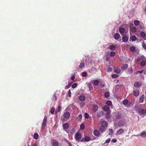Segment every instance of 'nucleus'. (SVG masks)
<instances>
[{
    "label": "nucleus",
    "mask_w": 146,
    "mask_h": 146,
    "mask_svg": "<svg viewBox=\"0 0 146 146\" xmlns=\"http://www.w3.org/2000/svg\"><path fill=\"white\" fill-rule=\"evenodd\" d=\"M101 125L99 129L100 131L102 133H103L106 129V127L107 126L108 123L107 121H102Z\"/></svg>",
    "instance_id": "obj_1"
},
{
    "label": "nucleus",
    "mask_w": 146,
    "mask_h": 146,
    "mask_svg": "<svg viewBox=\"0 0 146 146\" xmlns=\"http://www.w3.org/2000/svg\"><path fill=\"white\" fill-rule=\"evenodd\" d=\"M47 116L46 115H45L44 116V119H43V121L42 127V129H44L46 126L47 122Z\"/></svg>",
    "instance_id": "obj_2"
},
{
    "label": "nucleus",
    "mask_w": 146,
    "mask_h": 146,
    "mask_svg": "<svg viewBox=\"0 0 146 146\" xmlns=\"http://www.w3.org/2000/svg\"><path fill=\"white\" fill-rule=\"evenodd\" d=\"M82 137L81 134L78 132H77L75 136V139L76 141H78Z\"/></svg>",
    "instance_id": "obj_3"
},
{
    "label": "nucleus",
    "mask_w": 146,
    "mask_h": 146,
    "mask_svg": "<svg viewBox=\"0 0 146 146\" xmlns=\"http://www.w3.org/2000/svg\"><path fill=\"white\" fill-rule=\"evenodd\" d=\"M93 134L95 136L97 137H99L100 135V131L97 129H95L94 130Z\"/></svg>",
    "instance_id": "obj_4"
},
{
    "label": "nucleus",
    "mask_w": 146,
    "mask_h": 146,
    "mask_svg": "<svg viewBox=\"0 0 146 146\" xmlns=\"http://www.w3.org/2000/svg\"><path fill=\"white\" fill-rule=\"evenodd\" d=\"M142 82H138L135 81L134 82V86L135 87L139 88L141 86Z\"/></svg>",
    "instance_id": "obj_5"
},
{
    "label": "nucleus",
    "mask_w": 146,
    "mask_h": 146,
    "mask_svg": "<svg viewBox=\"0 0 146 146\" xmlns=\"http://www.w3.org/2000/svg\"><path fill=\"white\" fill-rule=\"evenodd\" d=\"M146 60V59L143 56H138L136 60L137 62H139L140 61H142L143 60Z\"/></svg>",
    "instance_id": "obj_6"
},
{
    "label": "nucleus",
    "mask_w": 146,
    "mask_h": 146,
    "mask_svg": "<svg viewBox=\"0 0 146 146\" xmlns=\"http://www.w3.org/2000/svg\"><path fill=\"white\" fill-rule=\"evenodd\" d=\"M138 112L140 114H144L146 113V110L142 108H140Z\"/></svg>",
    "instance_id": "obj_7"
},
{
    "label": "nucleus",
    "mask_w": 146,
    "mask_h": 146,
    "mask_svg": "<svg viewBox=\"0 0 146 146\" xmlns=\"http://www.w3.org/2000/svg\"><path fill=\"white\" fill-rule=\"evenodd\" d=\"M104 110L107 112L110 111V110L109 106L108 105L104 106L103 108Z\"/></svg>",
    "instance_id": "obj_8"
},
{
    "label": "nucleus",
    "mask_w": 146,
    "mask_h": 146,
    "mask_svg": "<svg viewBox=\"0 0 146 146\" xmlns=\"http://www.w3.org/2000/svg\"><path fill=\"white\" fill-rule=\"evenodd\" d=\"M70 116V114L68 112H66L64 113L63 116L65 118H68Z\"/></svg>",
    "instance_id": "obj_9"
},
{
    "label": "nucleus",
    "mask_w": 146,
    "mask_h": 146,
    "mask_svg": "<svg viewBox=\"0 0 146 146\" xmlns=\"http://www.w3.org/2000/svg\"><path fill=\"white\" fill-rule=\"evenodd\" d=\"M52 143L53 146H58L59 143L55 140H53L52 141Z\"/></svg>",
    "instance_id": "obj_10"
},
{
    "label": "nucleus",
    "mask_w": 146,
    "mask_h": 146,
    "mask_svg": "<svg viewBox=\"0 0 146 146\" xmlns=\"http://www.w3.org/2000/svg\"><path fill=\"white\" fill-rule=\"evenodd\" d=\"M134 95L136 97H137L139 94V90H134L133 91Z\"/></svg>",
    "instance_id": "obj_11"
},
{
    "label": "nucleus",
    "mask_w": 146,
    "mask_h": 146,
    "mask_svg": "<svg viewBox=\"0 0 146 146\" xmlns=\"http://www.w3.org/2000/svg\"><path fill=\"white\" fill-rule=\"evenodd\" d=\"M128 65L127 64H123L121 67V69L122 70H126L128 68Z\"/></svg>",
    "instance_id": "obj_12"
},
{
    "label": "nucleus",
    "mask_w": 146,
    "mask_h": 146,
    "mask_svg": "<svg viewBox=\"0 0 146 146\" xmlns=\"http://www.w3.org/2000/svg\"><path fill=\"white\" fill-rule=\"evenodd\" d=\"M122 40L124 42H127L128 40V37L127 35H124L122 37Z\"/></svg>",
    "instance_id": "obj_13"
},
{
    "label": "nucleus",
    "mask_w": 146,
    "mask_h": 146,
    "mask_svg": "<svg viewBox=\"0 0 146 146\" xmlns=\"http://www.w3.org/2000/svg\"><path fill=\"white\" fill-rule=\"evenodd\" d=\"M115 116L116 118L117 119H120L121 117L122 114L121 113L117 112L115 114Z\"/></svg>",
    "instance_id": "obj_14"
},
{
    "label": "nucleus",
    "mask_w": 146,
    "mask_h": 146,
    "mask_svg": "<svg viewBox=\"0 0 146 146\" xmlns=\"http://www.w3.org/2000/svg\"><path fill=\"white\" fill-rule=\"evenodd\" d=\"M98 106L96 105H94L92 107V109L94 111H96L98 110Z\"/></svg>",
    "instance_id": "obj_15"
},
{
    "label": "nucleus",
    "mask_w": 146,
    "mask_h": 146,
    "mask_svg": "<svg viewBox=\"0 0 146 146\" xmlns=\"http://www.w3.org/2000/svg\"><path fill=\"white\" fill-rule=\"evenodd\" d=\"M120 37V35L119 33H115L114 36V38L115 39L117 40L119 39Z\"/></svg>",
    "instance_id": "obj_16"
},
{
    "label": "nucleus",
    "mask_w": 146,
    "mask_h": 146,
    "mask_svg": "<svg viewBox=\"0 0 146 146\" xmlns=\"http://www.w3.org/2000/svg\"><path fill=\"white\" fill-rule=\"evenodd\" d=\"M114 72L117 74H119L121 72L120 69L116 67L114 68Z\"/></svg>",
    "instance_id": "obj_17"
},
{
    "label": "nucleus",
    "mask_w": 146,
    "mask_h": 146,
    "mask_svg": "<svg viewBox=\"0 0 146 146\" xmlns=\"http://www.w3.org/2000/svg\"><path fill=\"white\" fill-rule=\"evenodd\" d=\"M140 35L142 37L144 38V39L146 40V35L143 32H141L140 33Z\"/></svg>",
    "instance_id": "obj_18"
},
{
    "label": "nucleus",
    "mask_w": 146,
    "mask_h": 146,
    "mask_svg": "<svg viewBox=\"0 0 146 146\" xmlns=\"http://www.w3.org/2000/svg\"><path fill=\"white\" fill-rule=\"evenodd\" d=\"M116 48L114 44L111 45L109 46L110 49L112 51H113L115 50Z\"/></svg>",
    "instance_id": "obj_19"
},
{
    "label": "nucleus",
    "mask_w": 146,
    "mask_h": 146,
    "mask_svg": "<svg viewBox=\"0 0 146 146\" xmlns=\"http://www.w3.org/2000/svg\"><path fill=\"white\" fill-rule=\"evenodd\" d=\"M63 127L64 129H67L69 127V124L68 123H66L63 124Z\"/></svg>",
    "instance_id": "obj_20"
},
{
    "label": "nucleus",
    "mask_w": 146,
    "mask_h": 146,
    "mask_svg": "<svg viewBox=\"0 0 146 146\" xmlns=\"http://www.w3.org/2000/svg\"><path fill=\"white\" fill-rule=\"evenodd\" d=\"M129 102V101L127 99H125L123 102V104L125 106H127Z\"/></svg>",
    "instance_id": "obj_21"
},
{
    "label": "nucleus",
    "mask_w": 146,
    "mask_h": 146,
    "mask_svg": "<svg viewBox=\"0 0 146 146\" xmlns=\"http://www.w3.org/2000/svg\"><path fill=\"white\" fill-rule=\"evenodd\" d=\"M140 136L143 137H146V132L145 131H143L140 134Z\"/></svg>",
    "instance_id": "obj_22"
},
{
    "label": "nucleus",
    "mask_w": 146,
    "mask_h": 146,
    "mask_svg": "<svg viewBox=\"0 0 146 146\" xmlns=\"http://www.w3.org/2000/svg\"><path fill=\"white\" fill-rule=\"evenodd\" d=\"M123 132V129H119L117 132V133L119 134H121Z\"/></svg>",
    "instance_id": "obj_23"
},
{
    "label": "nucleus",
    "mask_w": 146,
    "mask_h": 146,
    "mask_svg": "<svg viewBox=\"0 0 146 146\" xmlns=\"http://www.w3.org/2000/svg\"><path fill=\"white\" fill-rule=\"evenodd\" d=\"M133 69L132 67H131L130 68H129L128 70V73L131 74L133 73Z\"/></svg>",
    "instance_id": "obj_24"
},
{
    "label": "nucleus",
    "mask_w": 146,
    "mask_h": 146,
    "mask_svg": "<svg viewBox=\"0 0 146 146\" xmlns=\"http://www.w3.org/2000/svg\"><path fill=\"white\" fill-rule=\"evenodd\" d=\"M110 117V111L108 112L106 114L105 117L107 119L109 118Z\"/></svg>",
    "instance_id": "obj_25"
},
{
    "label": "nucleus",
    "mask_w": 146,
    "mask_h": 146,
    "mask_svg": "<svg viewBox=\"0 0 146 146\" xmlns=\"http://www.w3.org/2000/svg\"><path fill=\"white\" fill-rule=\"evenodd\" d=\"M125 31V30L124 28H120L119 29V32L121 35L122 34H123L124 32Z\"/></svg>",
    "instance_id": "obj_26"
},
{
    "label": "nucleus",
    "mask_w": 146,
    "mask_h": 146,
    "mask_svg": "<svg viewBox=\"0 0 146 146\" xmlns=\"http://www.w3.org/2000/svg\"><path fill=\"white\" fill-rule=\"evenodd\" d=\"M146 64V60H143L141 62V65L142 66H144Z\"/></svg>",
    "instance_id": "obj_27"
},
{
    "label": "nucleus",
    "mask_w": 146,
    "mask_h": 146,
    "mask_svg": "<svg viewBox=\"0 0 146 146\" xmlns=\"http://www.w3.org/2000/svg\"><path fill=\"white\" fill-rule=\"evenodd\" d=\"M79 99L81 101H83L85 100V97L84 96H81L79 97Z\"/></svg>",
    "instance_id": "obj_28"
},
{
    "label": "nucleus",
    "mask_w": 146,
    "mask_h": 146,
    "mask_svg": "<svg viewBox=\"0 0 146 146\" xmlns=\"http://www.w3.org/2000/svg\"><path fill=\"white\" fill-rule=\"evenodd\" d=\"M144 98V95H143L141 96L140 98L139 99V101L140 102H143V99Z\"/></svg>",
    "instance_id": "obj_29"
},
{
    "label": "nucleus",
    "mask_w": 146,
    "mask_h": 146,
    "mask_svg": "<svg viewBox=\"0 0 146 146\" xmlns=\"http://www.w3.org/2000/svg\"><path fill=\"white\" fill-rule=\"evenodd\" d=\"M38 134L37 133H35L33 135L34 138L35 139H37L38 138Z\"/></svg>",
    "instance_id": "obj_30"
},
{
    "label": "nucleus",
    "mask_w": 146,
    "mask_h": 146,
    "mask_svg": "<svg viewBox=\"0 0 146 146\" xmlns=\"http://www.w3.org/2000/svg\"><path fill=\"white\" fill-rule=\"evenodd\" d=\"M140 22L139 21L135 20L134 21V23L135 25L138 26L139 25Z\"/></svg>",
    "instance_id": "obj_31"
},
{
    "label": "nucleus",
    "mask_w": 146,
    "mask_h": 146,
    "mask_svg": "<svg viewBox=\"0 0 146 146\" xmlns=\"http://www.w3.org/2000/svg\"><path fill=\"white\" fill-rule=\"evenodd\" d=\"M131 30L132 32H135L137 31V29L135 27H133L131 28Z\"/></svg>",
    "instance_id": "obj_32"
},
{
    "label": "nucleus",
    "mask_w": 146,
    "mask_h": 146,
    "mask_svg": "<svg viewBox=\"0 0 146 146\" xmlns=\"http://www.w3.org/2000/svg\"><path fill=\"white\" fill-rule=\"evenodd\" d=\"M90 140V137H88V136H86L85 137L84 139V141L88 142Z\"/></svg>",
    "instance_id": "obj_33"
},
{
    "label": "nucleus",
    "mask_w": 146,
    "mask_h": 146,
    "mask_svg": "<svg viewBox=\"0 0 146 146\" xmlns=\"http://www.w3.org/2000/svg\"><path fill=\"white\" fill-rule=\"evenodd\" d=\"M85 66V63L84 62H82L80 63V65L79 66V67L80 68H83Z\"/></svg>",
    "instance_id": "obj_34"
},
{
    "label": "nucleus",
    "mask_w": 146,
    "mask_h": 146,
    "mask_svg": "<svg viewBox=\"0 0 146 146\" xmlns=\"http://www.w3.org/2000/svg\"><path fill=\"white\" fill-rule=\"evenodd\" d=\"M104 96L106 98H108L110 96L109 92H106L104 93Z\"/></svg>",
    "instance_id": "obj_35"
},
{
    "label": "nucleus",
    "mask_w": 146,
    "mask_h": 146,
    "mask_svg": "<svg viewBox=\"0 0 146 146\" xmlns=\"http://www.w3.org/2000/svg\"><path fill=\"white\" fill-rule=\"evenodd\" d=\"M99 81L98 80H95L94 81V84L96 86L98 85Z\"/></svg>",
    "instance_id": "obj_36"
},
{
    "label": "nucleus",
    "mask_w": 146,
    "mask_h": 146,
    "mask_svg": "<svg viewBox=\"0 0 146 146\" xmlns=\"http://www.w3.org/2000/svg\"><path fill=\"white\" fill-rule=\"evenodd\" d=\"M109 131L110 133H109L108 134L109 135H112L113 132V129H109Z\"/></svg>",
    "instance_id": "obj_37"
},
{
    "label": "nucleus",
    "mask_w": 146,
    "mask_h": 146,
    "mask_svg": "<svg viewBox=\"0 0 146 146\" xmlns=\"http://www.w3.org/2000/svg\"><path fill=\"white\" fill-rule=\"evenodd\" d=\"M135 47L134 46H132L130 48V50L131 52H134L135 50Z\"/></svg>",
    "instance_id": "obj_38"
},
{
    "label": "nucleus",
    "mask_w": 146,
    "mask_h": 146,
    "mask_svg": "<svg viewBox=\"0 0 146 146\" xmlns=\"http://www.w3.org/2000/svg\"><path fill=\"white\" fill-rule=\"evenodd\" d=\"M55 111V108H54L53 107L51 108L50 109V112L52 114H53L54 113Z\"/></svg>",
    "instance_id": "obj_39"
},
{
    "label": "nucleus",
    "mask_w": 146,
    "mask_h": 146,
    "mask_svg": "<svg viewBox=\"0 0 146 146\" xmlns=\"http://www.w3.org/2000/svg\"><path fill=\"white\" fill-rule=\"evenodd\" d=\"M137 38L136 36L135 35H133L131 37V40L133 41H135L136 40Z\"/></svg>",
    "instance_id": "obj_40"
},
{
    "label": "nucleus",
    "mask_w": 146,
    "mask_h": 146,
    "mask_svg": "<svg viewBox=\"0 0 146 146\" xmlns=\"http://www.w3.org/2000/svg\"><path fill=\"white\" fill-rule=\"evenodd\" d=\"M115 53L114 51H111V52L110 53V55L111 56L113 57L115 55Z\"/></svg>",
    "instance_id": "obj_41"
},
{
    "label": "nucleus",
    "mask_w": 146,
    "mask_h": 146,
    "mask_svg": "<svg viewBox=\"0 0 146 146\" xmlns=\"http://www.w3.org/2000/svg\"><path fill=\"white\" fill-rule=\"evenodd\" d=\"M119 76L116 74H113L111 75V77L113 78H116L118 77Z\"/></svg>",
    "instance_id": "obj_42"
},
{
    "label": "nucleus",
    "mask_w": 146,
    "mask_h": 146,
    "mask_svg": "<svg viewBox=\"0 0 146 146\" xmlns=\"http://www.w3.org/2000/svg\"><path fill=\"white\" fill-rule=\"evenodd\" d=\"M106 104L108 106H111L112 104V102L111 101L108 100L106 102Z\"/></svg>",
    "instance_id": "obj_43"
},
{
    "label": "nucleus",
    "mask_w": 146,
    "mask_h": 146,
    "mask_svg": "<svg viewBox=\"0 0 146 146\" xmlns=\"http://www.w3.org/2000/svg\"><path fill=\"white\" fill-rule=\"evenodd\" d=\"M77 86V84L76 83H74L72 85V87L73 88H76Z\"/></svg>",
    "instance_id": "obj_44"
},
{
    "label": "nucleus",
    "mask_w": 146,
    "mask_h": 146,
    "mask_svg": "<svg viewBox=\"0 0 146 146\" xmlns=\"http://www.w3.org/2000/svg\"><path fill=\"white\" fill-rule=\"evenodd\" d=\"M87 75V73L86 72H84L82 74V76L84 77H86Z\"/></svg>",
    "instance_id": "obj_45"
},
{
    "label": "nucleus",
    "mask_w": 146,
    "mask_h": 146,
    "mask_svg": "<svg viewBox=\"0 0 146 146\" xmlns=\"http://www.w3.org/2000/svg\"><path fill=\"white\" fill-rule=\"evenodd\" d=\"M89 117V115L87 113H86L84 114V117L86 119H88Z\"/></svg>",
    "instance_id": "obj_46"
},
{
    "label": "nucleus",
    "mask_w": 146,
    "mask_h": 146,
    "mask_svg": "<svg viewBox=\"0 0 146 146\" xmlns=\"http://www.w3.org/2000/svg\"><path fill=\"white\" fill-rule=\"evenodd\" d=\"M103 113H104L102 111H101L100 113H98V114H97L98 117H100L101 116V115H100V113L103 114Z\"/></svg>",
    "instance_id": "obj_47"
},
{
    "label": "nucleus",
    "mask_w": 146,
    "mask_h": 146,
    "mask_svg": "<svg viewBox=\"0 0 146 146\" xmlns=\"http://www.w3.org/2000/svg\"><path fill=\"white\" fill-rule=\"evenodd\" d=\"M80 128L82 129V130L84 129V127H85V126H84V124H81L80 126Z\"/></svg>",
    "instance_id": "obj_48"
},
{
    "label": "nucleus",
    "mask_w": 146,
    "mask_h": 146,
    "mask_svg": "<svg viewBox=\"0 0 146 146\" xmlns=\"http://www.w3.org/2000/svg\"><path fill=\"white\" fill-rule=\"evenodd\" d=\"M53 99L55 101H56L57 100L56 98V96L55 94H54L53 97Z\"/></svg>",
    "instance_id": "obj_49"
},
{
    "label": "nucleus",
    "mask_w": 146,
    "mask_h": 146,
    "mask_svg": "<svg viewBox=\"0 0 146 146\" xmlns=\"http://www.w3.org/2000/svg\"><path fill=\"white\" fill-rule=\"evenodd\" d=\"M61 106H58V111L60 112V110H61Z\"/></svg>",
    "instance_id": "obj_50"
},
{
    "label": "nucleus",
    "mask_w": 146,
    "mask_h": 146,
    "mask_svg": "<svg viewBox=\"0 0 146 146\" xmlns=\"http://www.w3.org/2000/svg\"><path fill=\"white\" fill-rule=\"evenodd\" d=\"M71 91L70 90H69V91L68 93V95L69 97H70L71 96Z\"/></svg>",
    "instance_id": "obj_51"
},
{
    "label": "nucleus",
    "mask_w": 146,
    "mask_h": 146,
    "mask_svg": "<svg viewBox=\"0 0 146 146\" xmlns=\"http://www.w3.org/2000/svg\"><path fill=\"white\" fill-rule=\"evenodd\" d=\"M110 138H109L106 140L105 142L107 143H109L110 141Z\"/></svg>",
    "instance_id": "obj_52"
},
{
    "label": "nucleus",
    "mask_w": 146,
    "mask_h": 146,
    "mask_svg": "<svg viewBox=\"0 0 146 146\" xmlns=\"http://www.w3.org/2000/svg\"><path fill=\"white\" fill-rule=\"evenodd\" d=\"M143 72V70L138 71L135 73V74L137 75V74L138 73H139L141 74Z\"/></svg>",
    "instance_id": "obj_53"
},
{
    "label": "nucleus",
    "mask_w": 146,
    "mask_h": 146,
    "mask_svg": "<svg viewBox=\"0 0 146 146\" xmlns=\"http://www.w3.org/2000/svg\"><path fill=\"white\" fill-rule=\"evenodd\" d=\"M111 141L113 143H115L117 141V140L115 139H113Z\"/></svg>",
    "instance_id": "obj_54"
},
{
    "label": "nucleus",
    "mask_w": 146,
    "mask_h": 146,
    "mask_svg": "<svg viewBox=\"0 0 146 146\" xmlns=\"http://www.w3.org/2000/svg\"><path fill=\"white\" fill-rule=\"evenodd\" d=\"M82 114H80V115H79L78 116L79 118L80 119H82Z\"/></svg>",
    "instance_id": "obj_55"
},
{
    "label": "nucleus",
    "mask_w": 146,
    "mask_h": 146,
    "mask_svg": "<svg viewBox=\"0 0 146 146\" xmlns=\"http://www.w3.org/2000/svg\"><path fill=\"white\" fill-rule=\"evenodd\" d=\"M67 143L68 144L69 146H72L71 144V143L70 141H67Z\"/></svg>",
    "instance_id": "obj_56"
},
{
    "label": "nucleus",
    "mask_w": 146,
    "mask_h": 146,
    "mask_svg": "<svg viewBox=\"0 0 146 146\" xmlns=\"http://www.w3.org/2000/svg\"><path fill=\"white\" fill-rule=\"evenodd\" d=\"M75 78V76L74 75L73 76H72V77H71V79L72 80H73Z\"/></svg>",
    "instance_id": "obj_57"
},
{
    "label": "nucleus",
    "mask_w": 146,
    "mask_h": 146,
    "mask_svg": "<svg viewBox=\"0 0 146 146\" xmlns=\"http://www.w3.org/2000/svg\"><path fill=\"white\" fill-rule=\"evenodd\" d=\"M71 86V84H68V85L66 86V87L67 88H69Z\"/></svg>",
    "instance_id": "obj_58"
},
{
    "label": "nucleus",
    "mask_w": 146,
    "mask_h": 146,
    "mask_svg": "<svg viewBox=\"0 0 146 146\" xmlns=\"http://www.w3.org/2000/svg\"><path fill=\"white\" fill-rule=\"evenodd\" d=\"M74 129L72 130L70 132L71 133H73L74 132Z\"/></svg>",
    "instance_id": "obj_59"
},
{
    "label": "nucleus",
    "mask_w": 146,
    "mask_h": 146,
    "mask_svg": "<svg viewBox=\"0 0 146 146\" xmlns=\"http://www.w3.org/2000/svg\"><path fill=\"white\" fill-rule=\"evenodd\" d=\"M143 48H145L146 47V46L145 44H143Z\"/></svg>",
    "instance_id": "obj_60"
},
{
    "label": "nucleus",
    "mask_w": 146,
    "mask_h": 146,
    "mask_svg": "<svg viewBox=\"0 0 146 146\" xmlns=\"http://www.w3.org/2000/svg\"><path fill=\"white\" fill-rule=\"evenodd\" d=\"M33 146H37L36 143H35L33 145Z\"/></svg>",
    "instance_id": "obj_61"
},
{
    "label": "nucleus",
    "mask_w": 146,
    "mask_h": 146,
    "mask_svg": "<svg viewBox=\"0 0 146 146\" xmlns=\"http://www.w3.org/2000/svg\"><path fill=\"white\" fill-rule=\"evenodd\" d=\"M143 27V26H142V25H141V26H140V29H142Z\"/></svg>",
    "instance_id": "obj_62"
},
{
    "label": "nucleus",
    "mask_w": 146,
    "mask_h": 146,
    "mask_svg": "<svg viewBox=\"0 0 146 146\" xmlns=\"http://www.w3.org/2000/svg\"><path fill=\"white\" fill-rule=\"evenodd\" d=\"M90 88V89H93V88H92V86L91 87V88H90H90Z\"/></svg>",
    "instance_id": "obj_63"
},
{
    "label": "nucleus",
    "mask_w": 146,
    "mask_h": 146,
    "mask_svg": "<svg viewBox=\"0 0 146 146\" xmlns=\"http://www.w3.org/2000/svg\"><path fill=\"white\" fill-rule=\"evenodd\" d=\"M145 11H146V8H145Z\"/></svg>",
    "instance_id": "obj_64"
}]
</instances>
